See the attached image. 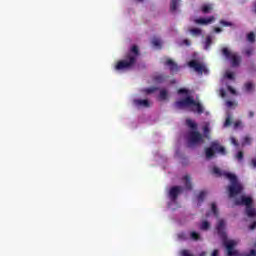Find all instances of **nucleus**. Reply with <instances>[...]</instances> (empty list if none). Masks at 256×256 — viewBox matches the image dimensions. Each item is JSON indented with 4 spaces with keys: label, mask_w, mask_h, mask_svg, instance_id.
I'll return each instance as SVG.
<instances>
[{
    "label": "nucleus",
    "mask_w": 256,
    "mask_h": 256,
    "mask_svg": "<svg viewBox=\"0 0 256 256\" xmlns=\"http://www.w3.org/2000/svg\"><path fill=\"white\" fill-rule=\"evenodd\" d=\"M207 195H209V192L207 190H201L197 195H196V201L197 205H201L203 201L207 198Z\"/></svg>",
    "instance_id": "f8f14e48"
},
{
    "label": "nucleus",
    "mask_w": 256,
    "mask_h": 256,
    "mask_svg": "<svg viewBox=\"0 0 256 256\" xmlns=\"http://www.w3.org/2000/svg\"><path fill=\"white\" fill-rule=\"evenodd\" d=\"M199 229L201 231H209V229H211V223H209V221H207V220H202L199 223Z\"/></svg>",
    "instance_id": "f3484780"
},
{
    "label": "nucleus",
    "mask_w": 256,
    "mask_h": 256,
    "mask_svg": "<svg viewBox=\"0 0 256 256\" xmlns=\"http://www.w3.org/2000/svg\"><path fill=\"white\" fill-rule=\"evenodd\" d=\"M225 220L219 219L216 224V230L218 235H220L224 241V245L226 247L227 255L228 256H238L239 252L235 250V245H237L236 240L227 239V234L225 233Z\"/></svg>",
    "instance_id": "7ed1b4c3"
},
{
    "label": "nucleus",
    "mask_w": 256,
    "mask_h": 256,
    "mask_svg": "<svg viewBox=\"0 0 256 256\" xmlns=\"http://www.w3.org/2000/svg\"><path fill=\"white\" fill-rule=\"evenodd\" d=\"M178 239H180V241H183L187 239V236L185 235V233L181 232L178 234Z\"/></svg>",
    "instance_id": "c9c22d12"
},
{
    "label": "nucleus",
    "mask_w": 256,
    "mask_h": 256,
    "mask_svg": "<svg viewBox=\"0 0 256 256\" xmlns=\"http://www.w3.org/2000/svg\"><path fill=\"white\" fill-rule=\"evenodd\" d=\"M220 25H222L223 27H232V26H233V23L227 22V21H225V20H221V21H220Z\"/></svg>",
    "instance_id": "473e14b6"
},
{
    "label": "nucleus",
    "mask_w": 256,
    "mask_h": 256,
    "mask_svg": "<svg viewBox=\"0 0 256 256\" xmlns=\"http://www.w3.org/2000/svg\"><path fill=\"white\" fill-rule=\"evenodd\" d=\"M183 43H184V45H187V46L191 45V41H189L187 39L183 40Z\"/></svg>",
    "instance_id": "c03bdc74"
},
{
    "label": "nucleus",
    "mask_w": 256,
    "mask_h": 256,
    "mask_svg": "<svg viewBox=\"0 0 256 256\" xmlns=\"http://www.w3.org/2000/svg\"><path fill=\"white\" fill-rule=\"evenodd\" d=\"M215 153H219L220 155H226L225 148L219 144V141H213L211 147L206 148V158L211 159L215 156Z\"/></svg>",
    "instance_id": "423d86ee"
},
{
    "label": "nucleus",
    "mask_w": 256,
    "mask_h": 256,
    "mask_svg": "<svg viewBox=\"0 0 256 256\" xmlns=\"http://www.w3.org/2000/svg\"><path fill=\"white\" fill-rule=\"evenodd\" d=\"M175 105L177 109H183V107H191V105H195V100L191 98V96H188L183 100L177 101Z\"/></svg>",
    "instance_id": "1a4fd4ad"
},
{
    "label": "nucleus",
    "mask_w": 256,
    "mask_h": 256,
    "mask_svg": "<svg viewBox=\"0 0 256 256\" xmlns=\"http://www.w3.org/2000/svg\"><path fill=\"white\" fill-rule=\"evenodd\" d=\"M190 33H191V35L199 36V35H201V29L192 28V29H190Z\"/></svg>",
    "instance_id": "7c9ffc66"
},
{
    "label": "nucleus",
    "mask_w": 256,
    "mask_h": 256,
    "mask_svg": "<svg viewBox=\"0 0 256 256\" xmlns=\"http://www.w3.org/2000/svg\"><path fill=\"white\" fill-rule=\"evenodd\" d=\"M181 0H172L170 4V11H177V6Z\"/></svg>",
    "instance_id": "b1692460"
},
{
    "label": "nucleus",
    "mask_w": 256,
    "mask_h": 256,
    "mask_svg": "<svg viewBox=\"0 0 256 256\" xmlns=\"http://www.w3.org/2000/svg\"><path fill=\"white\" fill-rule=\"evenodd\" d=\"M209 135V129L204 130V135H201L197 130H189L186 135V141L188 147H195V145H200L203 143V139Z\"/></svg>",
    "instance_id": "20e7f679"
},
{
    "label": "nucleus",
    "mask_w": 256,
    "mask_h": 256,
    "mask_svg": "<svg viewBox=\"0 0 256 256\" xmlns=\"http://www.w3.org/2000/svg\"><path fill=\"white\" fill-rule=\"evenodd\" d=\"M191 69L195 70L197 73H207V67L199 63L197 60H192L188 63Z\"/></svg>",
    "instance_id": "6e6552de"
},
{
    "label": "nucleus",
    "mask_w": 256,
    "mask_h": 256,
    "mask_svg": "<svg viewBox=\"0 0 256 256\" xmlns=\"http://www.w3.org/2000/svg\"><path fill=\"white\" fill-rule=\"evenodd\" d=\"M189 93V91L185 88H180L178 90V95H187Z\"/></svg>",
    "instance_id": "72a5a7b5"
},
{
    "label": "nucleus",
    "mask_w": 256,
    "mask_h": 256,
    "mask_svg": "<svg viewBox=\"0 0 256 256\" xmlns=\"http://www.w3.org/2000/svg\"><path fill=\"white\" fill-rule=\"evenodd\" d=\"M201 11L207 15V13H211V11H213V6L211 4H204L201 8Z\"/></svg>",
    "instance_id": "6ab92c4d"
},
{
    "label": "nucleus",
    "mask_w": 256,
    "mask_h": 256,
    "mask_svg": "<svg viewBox=\"0 0 256 256\" xmlns=\"http://www.w3.org/2000/svg\"><path fill=\"white\" fill-rule=\"evenodd\" d=\"M232 124H233V118H231V116H227L224 122V127H230Z\"/></svg>",
    "instance_id": "cd10ccee"
},
{
    "label": "nucleus",
    "mask_w": 256,
    "mask_h": 256,
    "mask_svg": "<svg viewBox=\"0 0 256 256\" xmlns=\"http://www.w3.org/2000/svg\"><path fill=\"white\" fill-rule=\"evenodd\" d=\"M226 93L224 90L221 91V97H225Z\"/></svg>",
    "instance_id": "de8ad7c7"
},
{
    "label": "nucleus",
    "mask_w": 256,
    "mask_h": 256,
    "mask_svg": "<svg viewBox=\"0 0 256 256\" xmlns=\"http://www.w3.org/2000/svg\"><path fill=\"white\" fill-rule=\"evenodd\" d=\"M167 99H169V92H167V89H161L159 93V100L167 101Z\"/></svg>",
    "instance_id": "a211bd4d"
},
{
    "label": "nucleus",
    "mask_w": 256,
    "mask_h": 256,
    "mask_svg": "<svg viewBox=\"0 0 256 256\" xmlns=\"http://www.w3.org/2000/svg\"><path fill=\"white\" fill-rule=\"evenodd\" d=\"M155 91H159L158 87H150V88H145L143 90L144 93H146L147 95H151L152 93H155Z\"/></svg>",
    "instance_id": "5701e85b"
},
{
    "label": "nucleus",
    "mask_w": 256,
    "mask_h": 256,
    "mask_svg": "<svg viewBox=\"0 0 256 256\" xmlns=\"http://www.w3.org/2000/svg\"><path fill=\"white\" fill-rule=\"evenodd\" d=\"M238 127H241V121H239V120L234 122V128L238 129Z\"/></svg>",
    "instance_id": "4c0bfd02"
},
{
    "label": "nucleus",
    "mask_w": 256,
    "mask_h": 256,
    "mask_svg": "<svg viewBox=\"0 0 256 256\" xmlns=\"http://www.w3.org/2000/svg\"><path fill=\"white\" fill-rule=\"evenodd\" d=\"M222 55L230 61L231 67H239L241 65V56L231 52L228 48H222Z\"/></svg>",
    "instance_id": "0eeeda50"
},
{
    "label": "nucleus",
    "mask_w": 256,
    "mask_h": 256,
    "mask_svg": "<svg viewBox=\"0 0 256 256\" xmlns=\"http://www.w3.org/2000/svg\"><path fill=\"white\" fill-rule=\"evenodd\" d=\"M250 229L253 231V229H256V222H254L251 226Z\"/></svg>",
    "instance_id": "49530a36"
},
{
    "label": "nucleus",
    "mask_w": 256,
    "mask_h": 256,
    "mask_svg": "<svg viewBox=\"0 0 256 256\" xmlns=\"http://www.w3.org/2000/svg\"><path fill=\"white\" fill-rule=\"evenodd\" d=\"M152 45L154 47H158V49H161V40L159 38H154L152 40Z\"/></svg>",
    "instance_id": "bb28decb"
},
{
    "label": "nucleus",
    "mask_w": 256,
    "mask_h": 256,
    "mask_svg": "<svg viewBox=\"0 0 256 256\" xmlns=\"http://www.w3.org/2000/svg\"><path fill=\"white\" fill-rule=\"evenodd\" d=\"M233 105H234L233 101H227L226 102L227 107H233Z\"/></svg>",
    "instance_id": "a19ab883"
},
{
    "label": "nucleus",
    "mask_w": 256,
    "mask_h": 256,
    "mask_svg": "<svg viewBox=\"0 0 256 256\" xmlns=\"http://www.w3.org/2000/svg\"><path fill=\"white\" fill-rule=\"evenodd\" d=\"M230 140H231L232 145H235L237 147V140H235L234 137H232Z\"/></svg>",
    "instance_id": "79ce46f5"
},
{
    "label": "nucleus",
    "mask_w": 256,
    "mask_h": 256,
    "mask_svg": "<svg viewBox=\"0 0 256 256\" xmlns=\"http://www.w3.org/2000/svg\"><path fill=\"white\" fill-rule=\"evenodd\" d=\"M212 43H213V40L211 39V36H207L205 41V49H209Z\"/></svg>",
    "instance_id": "c756f323"
},
{
    "label": "nucleus",
    "mask_w": 256,
    "mask_h": 256,
    "mask_svg": "<svg viewBox=\"0 0 256 256\" xmlns=\"http://www.w3.org/2000/svg\"><path fill=\"white\" fill-rule=\"evenodd\" d=\"M139 1H143V0H139Z\"/></svg>",
    "instance_id": "603ef678"
},
{
    "label": "nucleus",
    "mask_w": 256,
    "mask_h": 256,
    "mask_svg": "<svg viewBox=\"0 0 256 256\" xmlns=\"http://www.w3.org/2000/svg\"><path fill=\"white\" fill-rule=\"evenodd\" d=\"M236 159H238L239 161H243V152H238L236 154Z\"/></svg>",
    "instance_id": "e433bc0d"
},
{
    "label": "nucleus",
    "mask_w": 256,
    "mask_h": 256,
    "mask_svg": "<svg viewBox=\"0 0 256 256\" xmlns=\"http://www.w3.org/2000/svg\"><path fill=\"white\" fill-rule=\"evenodd\" d=\"M212 173L216 177H225L229 180L230 184L227 187L229 198L233 201L234 205H245L248 217L255 219L256 209L251 207L253 199L243 194V184L239 182L237 176L231 172L221 171L218 167H214Z\"/></svg>",
    "instance_id": "f257e3e1"
},
{
    "label": "nucleus",
    "mask_w": 256,
    "mask_h": 256,
    "mask_svg": "<svg viewBox=\"0 0 256 256\" xmlns=\"http://www.w3.org/2000/svg\"><path fill=\"white\" fill-rule=\"evenodd\" d=\"M186 125L189 129H197V123L191 119H186Z\"/></svg>",
    "instance_id": "4be33fe9"
},
{
    "label": "nucleus",
    "mask_w": 256,
    "mask_h": 256,
    "mask_svg": "<svg viewBox=\"0 0 256 256\" xmlns=\"http://www.w3.org/2000/svg\"><path fill=\"white\" fill-rule=\"evenodd\" d=\"M165 65L166 67H169L171 75H175V73L179 72V65H177L171 58L166 60Z\"/></svg>",
    "instance_id": "9d476101"
},
{
    "label": "nucleus",
    "mask_w": 256,
    "mask_h": 256,
    "mask_svg": "<svg viewBox=\"0 0 256 256\" xmlns=\"http://www.w3.org/2000/svg\"><path fill=\"white\" fill-rule=\"evenodd\" d=\"M255 52V49L253 47L250 48H246L242 51L243 55H246V57H251V55H253V53Z\"/></svg>",
    "instance_id": "412c9836"
},
{
    "label": "nucleus",
    "mask_w": 256,
    "mask_h": 256,
    "mask_svg": "<svg viewBox=\"0 0 256 256\" xmlns=\"http://www.w3.org/2000/svg\"><path fill=\"white\" fill-rule=\"evenodd\" d=\"M193 107H196V111L197 113H199V115H201L204 111L203 106L199 102H195V104H193Z\"/></svg>",
    "instance_id": "393cba45"
},
{
    "label": "nucleus",
    "mask_w": 256,
    "mask_h": 256,
    "mask_svg": "<svg viewBox=\"0 0 256 256\" xmlns=\"http://www.w3.org/2000/svg\"><path fill=\"white\" fill-rule=\"evenodd\" d=\"M244 87H245V90L246 91H248V92H251V91H253V83H251V82H247L245 85H244Z\"/></svg>",
    "instance_id": "2f4dec72"
},
{
    "label": "nucleus",
    "mask_w": 256,
    "mask_h": 256,
    "mask_svg": "<svg viewBox=\"0 0 256 256\" xmlns=\"http://www.w3.org/2000/svg\"><path fill=\"white\" fill-rule=\"evenodd\" d=\"M227 79L233 80L235 79V74L233 72H226Z\"/></svg>",
    "instance_id": "f704fd0d"
},
{
    "label": "nucleus",
    "mask_w": 256,
    "mask_h": 256,
    "mask_svg": "<svg viewBox=\"0 0 256 256\" xmlns=\"http://www.w3.org/2000/svg\"><path fill=\"white\" fill-rule=\"evenodd\" d=\"M134 105H136V107H146V108L151 107V103L147 99H144V100L135 99Z\"/></svg>",
    "instance_id": "4468645a"
},
{
    "label": "nucleus",
    "mask_w": 256,
    "mask_h": 256,
    "mask_svg": "<svg viewBox=\"0 0 256 256\" xmlns=\"http://www.w3.org/2000/svg\"><path fill=\"white\" fill-rule=\"evenodd\" d=\"M247 41H249V43H255V33L250 32V33L247 35Z\"/></svg>",
    "instance_id": "c85d7f7f"
},
{
    "label": "nucleus",
    "mask_w": 256,
    "mask_h": 256,
    "mask_svg": "<svg viewBox=\"0 0 256 256\" xmlns=\"http://www.w3.org/2000/svg\"><path fill=\"white\" fill-rule=\"evenodd\" d=\"M219 255V250H214L212 253V256H218Z\"/></svg>",
    "instance_id": "a18cd8bd"
},
{
    "label": "nucleus",
    "mask_w": 256,
    "mask_h": 256,
    "mask_svg": "<svg viewBox=\"0 0 256 256\" xmlns=\"http://www.w3.org/2000/svg\"><path fill=\"white\" fill-rule=\"evenodd\" d=\"M176 156L179 157V152L178 151H176Z\"/></svg>",
    "instance_id": "8fccbe9b"
},
{
    "label": "nucleus",
    "mask_w": 256,
    "mask_h": 256,
    "mask_svg": "<svg viewBox=\"0 0 256 256\" xmlns=\"http://www.w3.org/2000/svg\"><path fill=\"white\" fill-rule=\"evenodd\" d=\"M211 215L219 217V210H217V204L215 203L211 204V211L206 214V217H211Z\"/></svg>",
    "instance_id": "dca6fc26"
},
{
    "label": "nucleus",
    "mask_w": 256,
    "mask_h": 256,
    "mask_svg": "<svg viewBox=\"0 0 256 256\" xmlns=\"http://www.w3.org/2000/svg\"><path fill=\"white\" fill-rule=\"evenodd\" d=\"M190 239L193 241H201V234L196 231H191L190 232Z\"/></svg>",
    "instance_id": "aec40b11"
},
{
    "label": "nucleus",
    "mask_w": 256,
    "mask_h": 256,
    "mask_svg": "<svg viewBox=\"0 0 256 256\" xmlns=\"http://www.w3.org/2000/svg\"><path fill=\"white\" fill-rule=\"evenodd\" d=\"M169 79V76L165 74H156L153 76V81L155 83H165Z\"/></svg>",
    "instance_id": "2eb2a0df"
},
{
    "label": "nucleus",
    "mask_w": 256,
    "mask_h": 256,
    "mask_svg": "<svg viewBox=\"0 0 256 256\" xmlns=\"http://www.w3.org/2000/svg\"><path fill=\"white\" fill-rule=\"evenodd\" d=\"M248 117H250V119H253V117H255V112L249 111Z\"/></svg>",
    "instance_id": "ea45409f"
},
{
    "label": "nucleus",
    "mask_w": 256,
    "mask_h": 256,
    "mask_svg": "<svg viewBox=\"0 0 256 256\" xmlns=\"http://www.w3.org/2000/svg\"><path fill=\"white\" fill-rule=\"evenodd\" d=\"M202 129H209V124H206L205 126H203Z\"/></svg>",
    "instance_id": "09e8293b"
},
{
    "label": "nucleus",
    "mask_w": 256,
    "mask_h": 256,
    "mask_svg": "<svg viewBox=\"0 0 256 256\" xmlns=\"http://www.w3.org/2000/svg\"><path fill=\"white\" fill-rule=\"evenodd\" d=\"M247 145H251V137L245 136L242 140V147H245Z\"/></svg>",
    "instance_id": "a878e982"
},
{
    "label": "nucleus",
    "mask_w": 256,
    "mask_h": 256,
    "mask_svg": "<svg viewBox=\"0 0 256 256\" xmlns=\"http://www.w3.org/2000/svg\"><path fill=\"white\" fill-rule=\"evenodd\" d=\"M182 183L187 191L193 188V184L191 183V176L185 175L182 178Z\"/></svg>",
    "instance_id": "ddd939ff"
},
{
    "label": "nucleus",
    "mask_w": 256,
    "mask_h": 256,
    "mask_svg": "<svg viewBox=\"0 0 256 256\" xmlns=\"http://www.w3.org/2000/svg\"><path fill=\"white\" fill-rule=\"evenodd\" d=\"M139 46L133 45L130 50L125 54L124 59L117 62L116 71H123V69H131L137 63L139 57Z\"/></svg>",
    "instance_id": "f03ea898"
},
{
    "label": "nucleus",
    "mask_w": 256,
    "mask_h": 256,
    "mask_svg": "<svg viewBox=\"0 0 256 256\" xmlns=\"http://www.w3.org/2000/svg\"><path fill=\"white\" fill-rule=\"evenodd\" d=\"M215 33H221V31H223V29H221L220 27H216L214 29Z\"/></svg>",
    "instance_id": "37998d69"
},
{
    "label": "nucleus",
    "mask_w": 256,
    "mask_h": 256,
    "mask_svg": "<svg viewBox=\"0 0 256 256\" xmlns=\"http://www.w3.org/2000/svg\"><path fill=\"white\" fill-rule=\"evenodd\" d=\"M228 91H230V93H232L233 95H235L236 91L235 89H233V87L228 86Z\"/></svg>",
    "instance_id": "58836bf2"
},
{
    "label": "nucleus",
    "mask_w": 256,
    "mask_h": 256,
    "mask_svg": "<svg viewBox=\"0 0 256 256\" xmlns=\"http://www.w3.org/2000/svg\"><path fill=\"white\" fill-rule=\"evenodd\" d=\"M215 21V16H210L209 18H198L194 20L196 25H209Z\"/></svg>",
    "instance_id": "9b49d317"
},
{
    "label": "nucleus",
    "mask_w": 256,
    "mask_h": 256,
    "mask_svg": "<svg viewBox=\"0 0 256 256\" xmlns=\"http://www.w3.org/2000/svg\"><path fill=\"white\" fill-rule=\"evenodd\" d=\"M254 12L256 13V4H255V9H254Z\"/></svg>",
    "instance_id": "3c124183"
},
{
    "label": "nucleus",
    "mask_w": 256,
    "mask_h": 256,
    "mask_svg": "<svg viewBox=\"0 0 256 256\" xmlns=\"http://www.w3.org/2000/svg\"><path fill=\"white\" fill-rule=\"evenodd\" d=\"M183 191V188L181 186H173L169 188L168 190V197H169V203H168V208L171 209L172 211H175L177 207H179V203H177V197L181 195Z\"/></svg>",
    "instance_id": "39448f33"
}]
</instances>
